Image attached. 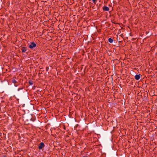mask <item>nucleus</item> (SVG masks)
Listing matches in <instances>:
<instances>
[{
	"label": "nucleus",
	"instance_id": "nucleus-7",
	"mask_svg": "<svg viewBox=\"0 0 157 157\" xmlns=\"http://www.w3.org/2000/svg\"><path fill=\"white\" fill-rule=\"evenodd\" d=\"M12 82L14 84L16 83L17 82V81L14 79H12Z\"/></svg>",
	"mask_w": 157,
	"mask_h": 157
},
{
	"label": "nucleus",
	"instance_id": "nucleus-3",
	"mask_svg": "<svg viewBox=\"0 0 157 157\" xmlns=\"http://www.w3.org/2000/svg\"><path fill=\"white\" fill-rule=\"evenodd\" d=\"M140 78V75H136L135 76V79H136L137 80H139Z\"/></svg>",
	"mask_w": 157,
	"mask_h": 157
},
{
	"label": "nucleus",
	"instance_id": "nucleus-4",
	"mask_svg": "<svg viewBox=\"0 0 157 157\" xmlns=\"http://www.w3.org/2000/svg\"><path fill=\"white\" fill-rule=\"evenodd\" d=\"M104 10L105 11H108L109 10V8L107 6H104L103 8Z\"/></svg>",
	"mask_w": 157,
	"mask_h": 157
},
{
	"label": "nucleus",
	"instance_id": "nucleus-2",
	"mask_svg": "<svg viewBox=\"0 0 157 157\" xmlns=\"http://www.w3.org/2000/svg\"><path fill=\"white\" fill-rule=\"evenodd\" d=\"M44 144L43 142H41L39 146V149L40 150L41 149L44 147Z\"/></svg>",
	"mask_w": 157,
	"mask_h": 157
},
{
	"label": "nucleus",
	"instance_id": "nucleus-1",
	"mask_svg": "<svg viewBox=\"0 0 157 157\" xmlns=\"http://www.w3.org/2000/svg\"><path fill=\"white\" fill-rule=\"evenodd\" d=\"M36 46V44L35 43L32 42L31 43V44L29 45V48L31 49H32L35 47Z\"/></svg>",
	"mask_w": 157,
	"mask_h": 157
},
{
	"label": "nucleus",
	"instance_id": "nucleus-8",
	"mask_svg": "<svg viewBox=\"0 0 157 157\" xmlns=\"http://www.w3.org/2000/svg\"><path fill=\"white\" fill-rule=\"evenodd\" d=\"M29 85H32L33 84V83L31 81H30L29 82Z\"/></svg>",
	"mask_w": 157,
	"mask_h": 157
},
{
	"label": "nucleus",
	"instance_id": "nucleus-11",
	"mask_svg": "<svg viewBox=\"0 0 157 157\" xmlns=\"http://www.w3.org/2000/svg\"><path fill=\"white\" fill-rule=\"evenodd\" d=\"M83 157H87V156H83Z\"/></svg>",
	"mask_w": 157,
	"mask_h": 157
},
{
	"label": "nucleus",
	"instance_id": "nucleus-6",
	"mask_svg": "<svg viewBox=\"0 0 157 157\" xmlns=\"http://www.w3.org/2000/svg\"><path fill=\"white\" fill-rule=\"evenodd\" d=\"M113 41V40L111 38H109L108 39V41L110 43H112Z\"/></svg>",
	"mask_w": 157,
	"mask_h": 157
},
{
	"label": "nucleus",
	"instance_id": "nucleus-10",
	"mask_svg": "<svg viewBox=\"0 0 157 157\" xmlns=\"http://www.w3.org/2000/svg\"><path fill=\"white\" fill-rule=\"evenodd\" d=\"M3 157H7L6 155H4L3 156Z\"/></svg>",
	"mask_w": 157,
	"mask_h": 157
},
{
	"label": "nucleus",
	"instance_id": "nucleus-9",
	"mask_svg": "<svg viewBox=\"0 0 157 157\" xmlns=\"http://www.w3.org/2000/svg\"><path fill=\"white\" fill-rule=\"evenodd\" d=\"M92 0V2L93 3H95L96 1V0Z\"/></svg>",
	"mask_w": 157,
	"mask_h": 157
},
{
	"label": "nucleus",
	"instance_id": "nucleus-5",
	"mask_svg": "<svg viewBox=\"0 0 157 157\" xmlns=\"http://www.w3.org/2000/svg\"><path fill=\"white\" fill-rule=\"evenodd\" d=\"M27 50V48L26 47H23L22 49V52H26Z\"/></svg>",
	"mask_w": 157,
	"mask_h": 157
}]
</instances>
